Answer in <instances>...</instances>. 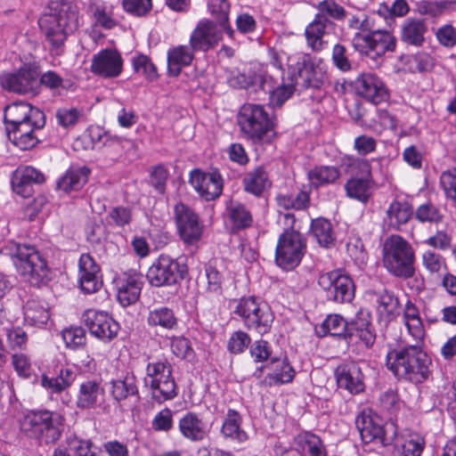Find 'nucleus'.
<instances>
[{"instance_id":"obj_47","label":"nucleus","mask_w":456,"mask_h":456,"mask_svg":"<svg viewBox=\"0 0 456 456\" xmlns=\"http://www.w3.org/2000/svg\"><path fill=\"white\" fill-rule=\"evenodd\" d=\"M174 312L168 307L161 306L151 310L148 315V323L151 326H159L171 330L176 325Z\"/></svg>"},{"instance_id":"obj_24","label":"nucleus","mask_w":456,"mask_h":456,"mask_svg":"<svg viewBox=\"0 0 456 456\" xmlns=\"http://www.w3.org/2000/svg\"><path fill=\"white\" fill-rule=\"evenodd\" d=\"M338 386L351 394L362 393L364 388V376L361 367L354 362L340 364L335 370Z\"/></svg>"},{"instance_id":"obj_52","label":"nucleus","mask_w":456,"mask_h":456,"mask_svg":"<svg viewBox=\"0 0 456 456\" xmlns=\"http://www.w3.org/2000/svg\"><path fill=\"white\" fill-rule=\"evenodd\" d=\"M407 65L411 73L428 72L434 68L435 60L430 54L419 52L408 57Z\"/></svg>"},{"instance_id":"obj_9","label":"nucleus","mask_w":456,"mask_h":456,"mask_svg":"<svg viewBox=\"0 0 456 456\" xmlns=\"http://www.w3.org/2000/svg\"><path fill=\"white\" fill-rule=\"evenodd\" d=\"M352 44L355 51L373 60L382 58L386 53L394 52L396 47V38L387 29H376L364 34H354Z\"/></svg>"},{"instance_id":"obj_17","label":"nucleus","mask_w":456,"mask_h":456,"mask_svg":"<svg viewBox=\"0 0 456 456\" xmlns=\"http://www.w3.org/2000/svg\"><path fill=\"white\" fill-rule=\"evenodd\" d=\"M189 183L206 200L218 198L223 191V178L217 171L205 172L199 168L193 169L190 172Z\"/></svg>"},{"instance_id":"obj_29","label":"nucleus","mask_w":456,"mask_h":456,"mask_svg":"<svg viewBox=\"0 0 456 456\" xmlns=\"http://www.w3.org/2000/svg\"><path fill=\"white\" fill-rule=\"evenodd\" d=\"M333 26L334 23L325 15L317 13L314 20L305 29L307 46L315 52L322 50L327 45L325 37L328 30Z\"/></svg>"},{"instance_id":"obj_22","label":"nucleus","mask_w":456,"mask_h":456,"mask_svg":"<svg viewBox=\"0 0 456 456\" xmlns=\"http://www.w3.org/2000/svg\"><path fill=\"white\" fill-rule=\"evenodd\" d=\"M222 38L216 25L207 19L200 20L190 37V45L195 51H208L215 47Z\"/></svg>"},{"instance_id":"obj_59","label":"nucleus","mask_w":456,"mask_h":456,"mask_svg":"<svg viewBox=\"0 0 456 456\" xmlns=\"http://www.w3.org/2000/svg\"><path fill=\"white\" fill-rule=\"evenodd\" d=\"M448 2H430L426 0L418 1L415 4V12L420 15L430 17L440 16L447 8Z\"/></svg>"},{"instance_id":"obj_55","label":"nucleus","mask_w":456,"mask_h":456,"mask_svg":"<svg viewBox=\"0 0 456 456\" xmlns=\"http://www.w3.org/2000/svg\"><path fill=\"white\" fill-rule=\"evenodd\" d=\"M7 345L12 350H22L28 342L26 332L20 327H12L11 324L4 325Z\"/></svg>"},{"instance_id":"obj_10","label":"nucleus","mask_w":456,"mask_h":456,"mask_svg":"<svg viewBox=\"0 0 456 456\" xmlns=\"http://www.w3.org/2000/svg\"><path fill=\"white\" fill-rule=\"evenodd\" d=\"M305 252L304 236L295 230H286L278 240L275 260L283 269H293L301 262Z\"/></svg>"},{"instance_id":"obj_40","label":"nucleus","mask_w":456,"mask_h":456,"mask_svg":"<svg viewBox=\"0 0 456 456\" xmlns=\"http://www.w3.org/2000/svg\"><path fill=\"white\" fill-rule=\"evenodd\" d=\"M24 319L32 326L41 327L49 320V312L45 302L31 298L24 305Z\"/></svg>"},{"instance_id":"obj_62","label":"nucleus","mask_w":456,"mask_h":456,"mask_svg":"<svg viewBox=\"0 0 456 456\" xmlns=\"http://www.w3.org/2000/svg\"><path fill=\"white\" fill-rule=\"evenodd\" d=\"M442 217L440 210L430 203L422 204L416 210V218L421 223H438Z\"/></svg>"},{"instance_id":"obj_46","label":"nucleus","mask_w":456,"mask_h":456,"mask_svg":"<svg viewBox=\"0 0 456 456\" xmlns=\"http://www.w3.org/2000/svg\"><path fill=\"white\" fill-rule=\"evenodd\" d=\"M347 322L339 314H330L317 330L321 336L330 334L331 336H343L347 330Z\"/></svg>"},{"instance_id":"obj_32","label":"nucleus","mask_w":456,"mask_h":456,"mask_svg":"<svg viewBox=\"0 0 456 456\" xmlns=\"http://www.w3.org/2000/svg\"><path fill=\"white\" fill-rule=\"evenodd\" d=\"M104 389L101 382L94 379H87L79 385L77 394V406L79 409L95 408L103 398Z\"/></svg>"},{"instance_id":"obj_37","label":"nucleus","mask_w":456,"mask_h":456,"mask_svg":"<svg viewBox=\"0 0 456 456\" xmlns=\"http://www.w3.org/2000/svg\"><path fill=\"white\" fill-rule=\"evenodd\" d=\"M396 446L401 448L402 456H421L425 448L424 437L416 432L404 430L398 437H395Z\"/></svg>"},{"instance_id":"obj_64","label":"nucleus","mask_w":456,"mask_h":456,"mask_svg":"<svg viewBox=\"0 0 456 456\" xmlns=\"http://www.w3.org/2000/svg\"><path fill=\"white\" fill-rule=\"evenodd\" d=\"M440 182L446 197L456 201V169L444 172Z\"/></svg>"},{"instance_id":"obj_4","label":"nucleus","mask_w":456,"mask_h":456,"mask_svg":"<svg viewBox=\"0 0 456 456\" xmlns=\"http://www.w3.org/2000/svg\"><path fill=\"white\" fill-rule=\"evenodd\" d=\"M6 250L18 273L29 283L38 286L50 280L51 271L46 260L33 246L12 241Z\"/></svg>"},{"instance_id":"obj_60","label":"nucleus","mask_w":456,"mask_h":456,"mask_svg":"<svg viewBox=\"0 0 456 456\" xmlns=\"http://www.w3.org/2000/svg\"><path fill=\"white\" fill-rule=\"evenodd\" d=\"M133 68L134 72L152 80L157 77L156 68L146 55H138L133 58Z\"/></svg>"},{"instance_id":"obj_34","label":"nucleus","mask_w":456,"mask_h":456,"mask_svg":"<svg viewBox=\"0 0 456 456\" xmlns=\"http://www.w3.org/2000/svg\"><path fill=\"white\" fill-rule=\"evenodd\" d=\"M89 169L86 167H71L59 179L57 187L65 193L79 191L87 182Z\"/></svg>"},{"instance_id":"obj_41","label":"nucleus","mask_w":456,"mask_h":456,"mask_svg":"<svg viewBox=\"0 0 456 456\" xmlns=\"http://www.w3.org/2000/svg\"><path fill=\"white\" fill-rule=\"evenodd\" d=\"M241 417L234 410H229L222 426V433L224 436L232 438L239 443L248 440L247 433L240 428Z\"/></svg>"},{"instance_id":"obj_23","label":"nucleus","mask_w":456,"mask_h":456,"mask_svg":"<svg viewBox=\"0 0 456 456\" xmlns=\"http://www.w3.org/2000/svg\"><path fill=\"white\" fill-rule=\"evenodd\" d=\"M117 297L123 306L134 304L141 295L142 276L136 272L125 273L116 281Z\"/></svg>"},{"instance_id":"obj_14","label":"nucleus","mask_w":456,"mask_h":456,"mask_svg":"<svg viewBox=\"0 0 456 456\" xmlns=\"http://www.w3.org/2000/svg\"><path fill=\"white\" fill-rule=\"evenodd\" d=\"M146 278L154 287L174 285L182 279L180 265L170 256L161 254L149 267Z\"/></svg>"},{"instance_id":"obj_38","label":"nucleus","mask_w":456,"mask_h":456,"mask_svg":"<svg viewBox=\"0 0 456 456\" xmlns=\"http://www.w3.org/2000/svg\"><path fill=\"white\" fill-rule=\"evenodd\" d=\"M412 216L411 206L406 201L394 200L387 210L386 222L393 229H399Z\"/></svg>"},{"instance_id":"obj_13","label":"nucleus","mask_w":456,"mask_h":456,"mask_svg":"<svg viewBox=\"0 0 456 456\" xmlns=\"http://www.w3.org/2000/svg\"><path fill=\"white\" fill-rule=\"evenodd\" d=\"M318 284L326 291L329 300L346 303L351 302L354 297V285L352 279L339 270L321 274Z\"/></svg>"},{"instance_id":"obj_26","label":"nucleus","mask_w":456,"mask_h":456,"mask_svg":"<svg viewBox=\"0 0 456 456\" xmlns=\"http://www.w3.org/2000/svg\"><path fill=\"white\" fill-rule=\"evenodd\" d=\"M44 175L31 166L19 167L12 176V188L14 193L22 198H28L33 193V185L42 183Z\"/></svg>"},{"instance_id":"obj_3","label":"nucleus","mask_w":456,"mask_h":456,"mask_svg":"<svg viewBox=\"0 0 456 456\" xmlns=\"http://www.w3.org/2000/svg\"><path fill=\"white\" fill-rule=\"evenodd\" d=\"M381 255L383 266L388 273L401 279L413 277L415 251L402 236H388L382 244Z\"/></svg>"},{"instance_id":"obj_7","label":"nucleus","mask_w":456,"mask_h":456,"mask_svg":"<svg viewBox=\"0 0 456 456\" xmlns=\"http://www.w3.org/2000/svg\"><path fill=\"white\" fill-rule=\"evenodd\" d=\"M144 384L151 388L152 397L159 403L170 400L176 395L172 367L167 360L148 363Z\"/></svg>"},{"instance_id":"obj_11","label":"nucleus","mask_w":456,"mask_h":456,"mask_svg":"<svg viewBox=\"0 0 456 456\" xmlns=\"http://www.w3.org/2000/svg\"><path fill=\"white\" fill-rule=\"evenodd\" d=\"M174 215L178 235L186 247H197L202 239L204 224L199 216L183 203H177Z\"/></svg>"},{"instance_id":"obj_56","label":"nucleus","mask_w":456,"mask_h":456,"mask_svg":"<svg viewBox=\"0 0 456 456\" xmlns=\"http://www.w3.org/2000/svg\"><path fill=\"white\" fill-rule=\"evenodd\" d=\"M346 251L349 256L358 265H364L368 259V254L364 249L363 243L360 237L352 235L346 243Z\"/></svg>"},{"instance_id":"obj_43","label":"nucleus","mask_w":456,"mask_h":456,"mask_svg":"<svg viewBox=\"0 0 456 456\" xmlns=\"http://www.w3.org/2000/svg\"><path fill=\"white\" fill-rule=\"evenodd\" d=\"M311 230L314 237L320 246L330 248L334 245L335 236L331 224L325 218H317L313 220Z\"/></svg>"},{"instance_id":"obj_42","label":"nucleus","mask_w":456,"mask_h":456,"mask_svg":"<svg viewBox=\"0 0 456 456\" xmlns=\"http://www.w3.org/2000/svg\"><path fill=\"white\" fill-rule=\"evenodd\" d=\"M421 264L426 271L434 278L441 279L447 272L444 257L431 249L422 253Z\"/></svg>"},{"instance_id":"obj_2","label":"nucleus","mask_w":456,"mask_h":456,"mask_svg":"<svg viewBox=\"0 0 456 456\" xmlns=\"http://www.w3.org/2000/svg\"><path fill=\"white\" fill-rule=\"evenodd\" d=\"M38 25L53 54L60 55L69 35L79 27L78 12L76 9L63 4L58 12L43 14Z\"/></svg>"},{"instance_id":"obj_63","label":"nucleus","mask_w":456,"mask_h":456,"mask_svg":"<svg viewBox=\"0 0 456 456\" xmlns=\"http://www.w3.org/2000/svg\"><path fill=\"white\" fill-rule=\"evenodd\" d=\"M250 341V337L245 331H235L228 340V350L232 354H240L248 346Z\"/></svg>"},{"instance_id":"obj_30","label":"nucleus","mask_w":456,"mask_h":456,"mask_svg":"<svg viewBox=\"0 0 456 456\" xmlns=\"http://www.w3.org/2000/svg\"><path fill=\"white\" fill-rule=\"evenodd\" d=\"M269 370L265 381L269 386H281L290 383L296 375V370L288 358H273L266 365Z\"/></svg>"},{"instance_id":"obj_45","label":"nucleus","mask_w":456,"mask_h":456,"mask_svg":"<svg viewBox=\"0 0 456 456\" xmlns=\"http://www.w3.org/2000/svg\"><path fill=\"white\" fill-rule=\"evenodd\" d=\"M244 185L247 191L255 195H260L265 189L270 187L271 183L266 172L263 168L258 167L246 175Z\"/></svg>"},{"instance_id":"obj_21","label":"nucleus","mask_w":456,"mask_h":456,"mask_svg":"<svg viewBox=\"0 0 456 456\" xmlns=\"http://www.w3.org/2000/svg\"><path fill=\"white\" fill-rule=\"evenodd\" d=\"M77 281L80 289L86 294L95 293L102 286L100 266L89 254H82L77 263Z\"/></svg>"},{"instance_id":"obj_48","label":"nucleus","mask_w":456,"mask_h":456,"mask_svg":"<svg viewBox=\"0 0 456 456\" xmlns=\"http://www.w3.org/2000/svg\"><path fill=\"white\" fill-rule=\"evenodd\" d=\"M398 306L399 301L392 292L384 291L377 299V311L385 320L392 319L396 314Z\"/></svg>"},{"instance_id":"obj_58","label":"nucleus","mask_w":456,"mask_h":456,"mask_svg":"<svg viewBox=\"0 0 456 456\" xmlns=\"http://www.w3.org/2000/svg\"><path fill=\"white\" fill-rule=\"evenodd\" d=\"M57 123L64 127L74 126L82 117V110L74 107H63L56 110Z\"/></svg>"},{"instance_id":"obj_15","label":"nucleus","mask_w":456,"mask_h":456,"mask_svg":"<svg viewBox=\"0 0 456 456\" xmlns=\"http://www.w3.org/2000/svg\"><path fill=\"white\" fill-rule=\"evenodd\" d=\"M83 319L90 334L104 343L110 342L118 336L119 324L106 312L88 309L84 313Z\"/></svg>"},{"instance_id":"obj_61","label":"nucleus","mask_w":456,"mask_h":456,"mask_svg":"<svg viewBox=\"0 0 456 456\" xmlns=\"http://www.w3.org/2000/svg\"><path fill=\"white\" fill-rule=\"evenodd\" d=\"M172 353L178 358L189 359L193 356V350L190 341L184 337H173L170 339Z\"/></svg>"},{"instance_id":"obj_54","label":"nucleus","mask_w":456,"mask_h":456,"mask_svg":"<svg viewBox=\"0 0 456 456\" xmlns=\"http://www.w3.org/2000/svg\"><path fill=\"white\" fill-rule=\"evenodd\" d=\"M227 211L233 225L237 228L247 227L252 222L249 212L239 202L232 201L227 207Z\"/></svg>"},{"instance_id":"obj_53","label":"nucleus","mask_w":456,"mask_h":456,"mask_svg":"<svg viewBox=\"0 0 456 456\" xmlns=\"http://www.w3.org/2000/svg\"><path fill=\"white\" fill-rule=\"evenodd\" d=\"M66 445L70 456H95L93 451L94 444L90 440L70 436L66 440Z\"/></svg>"},{"instance_id":"obj_25","label":"nucleus","mask_w":456,"mask_h":456,"mask_svg":"<svg viewBox=\"0 0 456 456\" xmlns=\"http://www.w3.org/2000/svg\"><path fill=\"white\" fill-rule=\"evenodd\" d=\"M86 141V145H82L84 150H89L102 143L105 148L114 151L119 154L122 149V138L111 135L98 126H89L86 132L75 141V146L79 147V143Z\"/></svg>"},{"instance_id":"obj_57","label":"nucleus","mask_w":456,"mask_h":456,"mask_svg":"<svg viewBox=\"0 0 456 456\" xmlns=\"http://www.w3.org/2000/svg\"><path fill=\"white\" fill-rule=\"evenodd\" d=\"M110 392L117 401L123 400L130 395L136 393V387L131 378L111 381Z\"/></svg>"},{"instance_id":"obj_12","label":"nucleus","mask_w":456,"mask_h":456,"mask_svg":"<svg viewBox=\"0 0 456 456\" xmlns=\"http://www.w3.org/2000/svg\"><path fill=\"white\" fill-rule=\"evenodd\" d=\"M356 427L360 432L362 441L368 444H374L378 446H387L392 444L396 436V431L393 425L392 434L387 435V430L381 424V420L370 411H363L356 418Z\"/></svg>"},{"instance_id":"obj_27","label":"nucleus","mask_w":456,"mask_h":456,"mask_svg":"<svg viewBox=\"0 0 456 456\" xmlns=\"http://www.w3.org/2000/svg\"><path fill=\"white\" fill-rule=\"evenodd\" d=\"M354 166L359 169L361 177H353L346 183V193L351 198L366 201L371 194L370 165L366 159H358Z\"/></svg>"},{"instance_id":"obj_49","label":"nucleus","mask_w":456,"mask_h":456,"mask_svg":"<svg viewBox=\"0 0 456 456\" xmlns=\"http://www.w3.org/2000/svg\"><path fill=\"white\" fill-rule=\"evenodd\" d=\"M264 91L269 93L270 105L279 107L282 105L293 94L292 85H281L273 89L267 79H265L261 85Z\"/></svg>"},{"instance_id":"obj_1","label":"nucleus","mask_w":456,"mask_h":456,"mask_svg":"<svg viewBox=\"0 0 456 456\" xmlns=\"http://www.w3.org/2000/svg\"><path fill=\"white\" fill-rule=\"evenodd\" d=\"M403 322L416 343L390 350L387 354V366L398 379L420 383L428 377L431 359L421 346L425 330L419 312L411 301L404 306Z\"/></svg>"},{"instance_id":"obj_20","label":"nucleus","mask_w":456,"mask_h":456,"mask_svg":"<svg viewBox=\"0 0 456 456\" xmlns=\"http://www.w3.org/2000/svg\"><path fill=\"white\" fill-rule=\"evenodd\" d=\"M90 70L104 78L117 77L123 70L122 56L113 48L101 50L93 56Z\"/></svg>"},{"instance_id":"obj_50","label":"nucleus","mask_w":456,"mask_h":456,"mask_svg":"<svg viewBox=\"0 0 456 456\" xmlns=\"http://www.w3.org/2000/svg\"><path fill=\"white\" fill-rule=\"evenodd\" d=\"M61 338L66 347L76 350L86 345V336L83 328L71 326L62 330Z\"/></svg>"},{"instance_id":"obj_39","label":"nucleus","mask_w":456,"mask_h":456,"mask_svg":"<svg viewBox=\"0 0 456 456\" xmlns=\"http://www.w3.org/2000/svg\"><path fill=\"white\" fill-rule=\"evenodd\" d=\"M296 449L309 456H327L325 447L319 436L311 432H303L295 437Z\"/></svg>"},{"instance_id":"obj_8","label":"nucleus","mask_w":456,"mask_h":456,"mask_svg":"<svg viewBox=\"0 0 456 456\" xmlns=\"http://www.w3.org/2000/svg\"><path fill=\"white\" fill-rule=\"evenodd\" d=\"M241 132L252 140H262L274 127L273 117L260 104H244L238 115Z\"/></svg>"},{"instance_id":"obj_5","label":"nucleus","mask_w":456,"mask_h":456,"mask_svg":"<svg viewBox=\"0 0 456 456\" xmlns=\"http://www.w3.org/2000/svg\"><path fill=\"white\" fill-rule=\"evenodd\" d=\"M233 313L243 322L246 328L263 335L267 333L273 322L270 306L255 297H244L233 301Z\"/></svg>"},{"instance_id":"obj_16","label":"nucleus","mask_w":456,"mask_h":456,"mask_svg":"<svg viewBox=\"0 0 456 456\" xmlns=\"http://www.w3.org/2000/svg\"><path fill=\"white\" fill-rule=\"evenodd\" d=\"M288 60V69H293L291 80H297V74L299 77H304L313 87H320L324 81L327 79V64L317 57L305 56L303 59V68H301L299 62H297L298 67L293 68L295 58L289 57Z\"/></svg>"},{"instance_id":"obj_19","label":"nucleus","mask_w":456,"mask_h":456,"mask_svg":"<svg viewBox=\"0 0 456 456\" xmlns=\"http://www.w3.org/2000/svg\"><path fill=\"white\" fill-rule=\"evenodd\" d=\"M4 118L8 125L7 128H14L23 123L31 122H34L36 126H44L45 123L44 113L25 102H16L8 105L4 110Z\"/></svg>"},{"instance_id":"obj_35","label":"nucleus","mask_w":456,"mask_h":456,"mask_svg":"<svg viewBox=\"0 0 456 456\" xmlns=\"http://www.w3.org/2000/svg\"><path fill=\"white\" fill-rule=\"evenodd\" d=\"M426 22L422 20L409 18L401 26L402 41L414 46H420L425 41Z\"/></svg>"},{"instance_id":"obj_44","label":"nucleus","mask_w":456,"mask_h":456,"mask_svg":"<svg viewBox=\"0 0 456 456\" xmlns=\"http://www.w3.org/2000/svg\"><path fill=\"white\" fill-rule=\"evenodd\" d=\"M340 175L339 170L332 166L315 167L308 173L310 183L315 186H322L336 182Z\"/></svg>"},{"instance_id":"obj_28","label":"nucleus","mask_w":456,"mask_h":456,"mask_svg":"<svg viewBox=\"0 0 456 456\" xmlns=\"http://www.w3.org/2000/svg\"><path fill=\"white\" fill-rule=\"evenodd\" d=\"M355 85L357 94L374 104L385 102L388 98V92L384 82L372 73L360 76L356 79Z\"/></svg>"},{"instance_id":"obj_6","label":"nucleus","mask_w":456,"mask_h":456,"mask_svg":"<svg viewBox=\"0 0 456 456\" xmlns=\"http://www.w3.org/2000/svg\"><path fill=\"white\" fill-rule=\"evenodd\" d=\"M63 417L58 412L49 411H30L21 423V429L28 436L45 443H53L61 436Z\"/></svg>"},{"instance_id":"obj_36","label":"nucleus","mask_w":456,"mask_h":456,"mask_svg":"<svg viewBox=\"0 0 456 456\" xmlns=\"http://www.w3.org/2000/svg\"><path fill=\"white\" fill-rule=\"evenodd\" d=\"M191 47L187 45L174 46L167 51V71L172 77H177L183 67L191 64L193 59Z\"/></svg>"},{"instance_id":"obj_31","label":"nucleus","mask_w":456,"mask_h":456,"mask_svg":"<svg viewBox=\"0 0 456 456\" xmlns=\"http://www.w3.org/2000/svg\"><path fill=\"white\" fill-rule=\"evenodd\" d=\"M181 435L192 442L203 440L208 434L209 428L206 421L194 412H187L179 420Z\"/></svg>"},{"instance_id":"obj_18","label":"nucleus","mask_w":456,"mask_h":456,"mask_svg":"<svg viewBox=\"0 0 456 456\" xmlns=\"http://www.w3.org/2000/svg\"><path fill=\"white\" fill-rule=\"evenodd\" d=\"M37 72L31 64H24L17 71H5L0 74V86L4 90L27 94L33 91Z\"/></svg>"},{"instance_id":"obj_33","label":"nucleus","mask_w":456,"mask_h":456,"mask_svg":"<svg viewBox=\"0 0 456 456\" xmlns=\"http://www.w3.org/2000/svg\"><path fill=\"white\" fill-rule=\"evenodd\" d=\"M43 126H34V122L23 123L14 128H7L8 138L12 143L22 151L30 150L35 147L38 139L35 131Z\"/></svg>"},{"instance_id":"obj_51","label":"nucleus","mask_w":456,"mask_h":456,"mask_svg":"<svg viewBox=\"0 0 456 456\" xmlns=\"http://www.w3.org/2000/svg\"><path fill=\"white\" fill-rule=\"evenodd\" d=\"M208 11L217 20L220 26L229 33H232L228 24L230 4L227 0H208Z\"/></svg>"}]
</instances>
